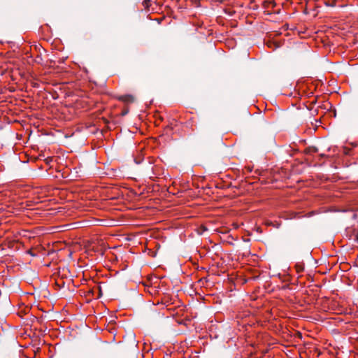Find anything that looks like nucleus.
<instances>
[{"label":"nucleus","instance_id":"2","mask_svg":"<svg viewBox=\"0 0 358 358\" xmlns=\"http://www.w3.org/2000/svg\"><path fill=\"white\" fill-rule=\"evenodd\" d=\"M120 99L125 102H132L134 101V97L131 95H126L122 96Z\"/></svg>","mask_w":358,"mask_h":358},{"label":"nucleus","instance_id":"1","mask_svg":"<svg viewBox=\"0 0 358 358\" xmlns=\"http://www.w3.org/2000/svg\"><path fill=\"white\" fill-rule=\"evenodd\" d=\"M295 268L297 273H301L304 270V264L303 262H297L295 265Z\"/></svg>","mask_w":358,"mask_h":358},{"label":"nucleus","instance_id":"3","mask_svg":"<svg viewBox=\"0 0 358 358\" xmlns=\"http://www.w3.org/2000/svg\"><path fill=\"white\" fill-rule=\"evenodd\" d=\"M150 0H143V5L145 8H148L150 6Z\"/></svg>","mask_w":358,"mask_h":358},{"label":"nucleus","instance_id":"4","mask_svg":"<svg viewBox=\"0 0 358 358\" xmlns=\"http://www.w3.org/2000/svg\"><path fill=\"white\" fill-rule=\"evenodd\" d=\"M357 239L358 240V233H357Z\"/></svg>","mask_w":358,"mask_h":358}]
</instances>
